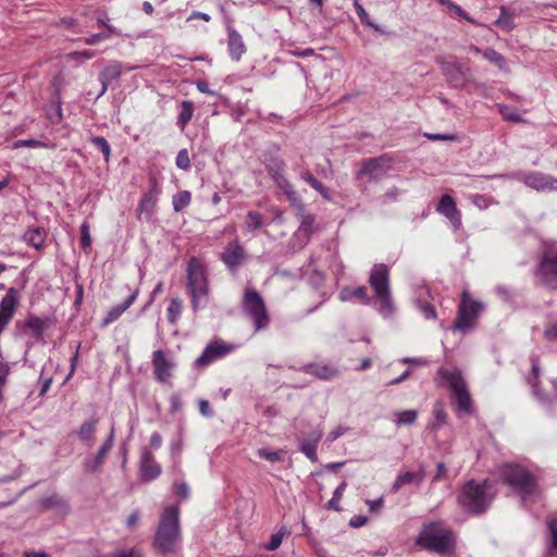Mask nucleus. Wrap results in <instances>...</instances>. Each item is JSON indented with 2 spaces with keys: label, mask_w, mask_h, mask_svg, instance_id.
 Returning a JSON list of instances; mask_svg holds the SVG:
<instances>
[{
  "label": "nucleus",
  "mask_w": 557,
  "mask_h": 557,
  "mask_svg": "<svg viewBox=\"0 0 557 557\" xmlns=\"http://www.w3.org/2000/svg\"><path fill=\"white\" fill-rule=\"evenodd\" d=\"M425 478V470L423 467H420L418 471L414 472H404L397 475L394 481L391 492L397 493L405 485H416L419 486Z\"/></svg>",
  "instance_id": "obj_28"
},
{
  "label": "nucleus",
  "mask_w": 557,
  "mask_h": 557,
  "mask_svg": "<svg viewBox=\"0 0 557 557\" xmlns=\"http://www.w3.org/2000/svg\"><path fill=\"white\" fill-rule=\"evenodd\" d=\"M170 450H171V457L173 459L174 465H177L180 462V455L183 450L182 435H180L175 440H172L171 445H170Z\"/></svg>",
  "instance_id": "obj_51"
},
{
  "label": "nucleus",
  "mask_w": 557,
  "mask_h": 557,
  "mask_svg": "<svg viewBox=\"0 0 557 557\" xmlns=\"http://www.w3.org/2000/svg\"><path fill=\"white\" fill-rule=\"evenodd\" d=\"M483 309L484 305L481 301L472 299L467 292H463L453 330L462 334L469 333Z\"/></svg>",
  "instance_id": "obj_9"
},
{
  "label": "nucleus",
  "mask_w": 557,
  "mask_h": 557,
  "mask_svg": "<svg viewBox=\"0 0 557 557\" xmlns=\"http://www.w3.org/2000/svg\"><path fill=\"white\" fill-rule=\"evenodd\" d=\"M195 111L194 102L190 100H183L181 102V111L177 115L176 125L183 131L193 119Z\"/></svg>",
  "instance_id": "obj_37"
},
{
  "label": "nucleus",
  "mask_w": 557,
  "mask_h": 557,
  "mask_svg": "<svg viewBox=\"0 0 557 557\" xmlns=\"http://www.w3.org/2000/svg\"><path fill=\"white\" fill-rule=\"evenodd\" d=\"M423 136L433 141H455L458 138L455 134L424 133Z\"/></svg>",
  "instance_id": "obj_56"
},
{
  "label": "nucleus",
  "mask_w": 557,
  "mask_h": 557,
  "mask_svg": "<svg viewBox=\"0 0 557 557\" xmlns=\"http://www.w3.org/2000/svg\"><path fill=\"white\" fill-rule=\"evenodd\" d=\"M286 451L283 449L271 450L269 448H260L258 449V456L262 459H265L270 462L283 461Z\"/></svg>",
  "instance_id": "obj_46"
},
{
  "label": "nucleus",
  "mask_w": 557,
  "mask_h": 557,
  "mask_svg": "<svg viewBox=\"0 0 557 557\" xmlns=\"http://www.w3.org/2000/svg\"><path fill=\"white\" fill-rule=\"evenodd\" d=\"M301 371L324 381L334 380L341 373L337 367L330 363H308L301 367Z\"/></svg>",
  "instance_id": "obj_24"
},
{
  "label": "nucleus",
  "mask_w": 557,
  "mask_h": 557,
  "mask_svg": "<svg viewBox=\"0 0 557 557\" xmlns=\"http://www.w3.org/2000/svg\"><path fill=\"white\" fill-rule=\"evenodd\" d=\"M23 238L27 245L39 250L45 246L47 233L42 227H28Z\"/></svg>",
  "instance_id": "obj_33"
},
{
  "label": "nucleus",
  "mask_w": 557,
  "mask_h": 557,
  "mask_svg": "<svg viewBox=\"0 0 557 557\" xmlns=\"http://www.w3.org/2000/svg\"><path fill=\"white\" fill-rule=\"evenodd\" d=\"M447 8L459 17L465 18L466 21L472 24H475V21L471 16H469V14L460 5L454 3L453 1H447Z\"/></svg>",
  "instance_id": "obj_54"
},
{
  "label": "nucleus",
  "mask_w": 557,
  "mask_h": 557,
  "mask_svg": "<svg viewBox=\"0 0 557 557\" xmlns=\"http://www.w3.org/2000/svg\"><path fill=\"white\" fill-rule=\"evenodd\" d=\"M109 38H110V34H108V33H98V34H92L89 37L85 38L84 42L86 45L92 46V45H96L97 42H99L101 40H106V39H109Z\"/></svg>",
  "instance_id": "obj_61"
},
{
  "label": "nucleus",
  "mask_w": 557,
  "mask_h": 557,
  "mask_svg": "<svg viewBox=\"0 0 557 557\" xmlns=\"http://www.w3.org/2000/svg\"><path fill=\"white\" fill-rule=\"evenodd\" d=\"M338 298L343 302L354 301L355 299H357L359 300L360 304L366 306L371 304V298L369 297L367 288L364 286H358L355 288L344 286L338 294Z\"/></svg>",
  "instance_id": "obj_31"
},
{
  "label": "nucleus",
  "mask_w": 557,
  "mask_h": 557,
  "mask_svg": "<svg viewBox=\"0 0 557 557\" xmlns=\"http://www.w3.org/2000/svg\"><path fill=\"white\" fill-rule=\"evenodd\" d=\"M265 216L256 210H250L246 213L245 231L247 233H256L265 226Z\"/></svg>",
  "instance_id": "obj_36"
},
{
  "label": "nucleus",
  "mask_w": 557,
  "mask_h": 557,
  "mask_svg": "<svg viewBox=\"0 0 557 557\" xmlns=\"http://www.w3.org/2000/svg\"><path fill=\"white\" fill-rule=\"evenodd\" d=\"M90 143L94 145L96 149H98L102 154L106 161H109L111 154V147L108 140L101 136H91Z\"/></svg>",
  "instance_id": "obj_48"
},
{
  "label": "nucleus",
  "mask_w": 557,
  "mask_h": 557,
  "mask_svg": "<svg viewBox=\"0 0 557 557\" xmlns=\"http://www.w3.org/2000/svg\"><path fill=\"white\" fill-rule=\"evenodd\" d=\"M26 326L33 331V333L36 335V336H41L42 335V332L46 327V323L45 321L39 318V317H35V315H30L27 320H26Z\"/></svg>",
  "instance_id": "obj_49"
},
{
  "label": "nucleus",
  "mask_w": 557,
  "mask_h": 557,
  "mask_svg": "<svg viewBox=\"0 0 557 557\" xmlns=\"http://www.w3.org/2000/svg\"><path fill=\"white\" fill-rule=\"evenodd\" d=\"M346 487H347V482L344 480L333 492L332 498L326 504L327 509L334 510V511L341 510L339 502L344 495Z\"/></svg>",
  "instance_id": "obj_43"
},
{
  "label": "nucleus",
  "mask_w": 557,
  "mask_h": 557,
  "mask_svg": "<svg viewBox=\"0 0 557 557\" xmlns=\"http://www.w3.org/2000/svg\"><path fill=\"white\" fill-rule=\"evenodd\" d=\"M416 308L421 312V314L426 320H435L437 318L435 308L426 298H423L422 296L418 297L414 300Z\"/></svg>",
  "instance_id": "obj_38"
},
{
  "label": "nucleus",
  "mask_w": 557,
  "mask_h": 557,
  "mask_svg": "<svg viewBox=\"0 0 557 557\" xmlns=\"http://www.w3.org/2000/svg\"><path fill=\"white\" fill-rule=\"evenodd\" d=\"M50 145L37 139H20L13 143V148H49Z\"/></svg>",
  "instance_id": "obj_50"
},
{
  "label": "nucleus",
  "mask_w": 557,
  "mask_h": 557,
  "mask_svg": "<svg viewBox=\"0 0 557 557\" xmlns=\"http://www.w3.org/2000/svg\"><path fill=\"white\" fill-rule=\"evenodd\" d=\"M391 169V158L387 154L364 159L357 172V177L367 176L370 182L377 183L387 176Z\"/></svg>",
  "instance_id": "obj_16"
},
{
  "label": "nucleus",
  "mask_w": 557,
  "mask_h": 557,
  "mask_svg": "<svg viewBox=\"0 0 557 557\" xmlns=\"http://www.w3.org/2000/svg\"><path fill=\"white\" fill-rule=\"evenodd\" d=\"M182 300L178 298H173L170 301V305L168 307L166 313H168V320L171 324H175L178 318L182 313Z\"/></svg>",
  "instance_id": "obj_45"
},
{
  "label": "nucleus",
  "mask_w": 557,
  "mask_h": 557,
  "mask_svg": "<svg viewBox=\"0 0 557 557\" xmlns=\"http://www.w3.org/2000/svg\"><path fill=\"white\" fill-rule=\"evenodd\" d=\"M418 418V411L414 409H408L395 413L394 422L396 425H411Z\"/></svg>",
  "instance_id": "obj_41"
},
{
  "label": "nucleus",
  "mask_w": 557,
  "mask_h": 557,
  "mask_svg": "<svg viewBox=\"0 0 557 557\" xmlns=\"http://www.w3.org/2000/svg\"><path fill=\"white\" fill-rule=\"evenodd\" d=\"M160 193V187L157 182H153L148 191H146L140 198L137 207L138 216L144 214L147 221L151 220Z\"/></svg>",
  "instance_id": "obj_23"
},
{
  "label": "nucleus",
  "mask_w": 557,
  "mask_h": 557,
  "mask_svg": "<svg viewBox=\"0 0 557 557\" xmlns=\"http://www.w3.org/2000/svg\"><path fill=\"white\" fill-rule=\"evenodd\" d=\"M96 55V52L92 50H83V51H76L73 53H70L69 57L73 60H89L92 59Z\"/></svg>",
  "instance_id": "obj_62"
},
{
  "label": "nucleus",
  "mask_w": 557,
  "mask_h": 557,
  "mask_svg": "<svg viewBox=\"0 0 557 557\" xmlns=\"http://www.w3.org/2000/svg\"><path fill=\"white\" fill-rule=\"evenodd\" d=\"M503 481L527 503L540 494L537 478L522 465L507 463L500 469Z\"/></svg>",
  "instance_id": "obj_2"
},
{
  "label": "nucleus",
  "mask_w": 557,
  "mask_h": 557,
  "mask_svg": "<svg viewBox=\"0 0 557 557\" xmlns=\"http://www.w3.org/2000/svg\"><path fill=\"white\" fill-rule=\"evenodd\" d=\"M483 58L490 63L495 64L500 71H507L508 65L505 58L492 48H487L482 52Z\"/></svg>",
  "instance_id": "obj_40"
},
{
  "label": "nucleus",
  "mask_w": 557,
  "mask_h": 557,
  "mask_svg": "<svg viewBox=\"0 0 557 557\" xmlns=\"http://www.w3.org/2000/svg\"><path fill=\"white\" fill-rule=\"evenodd\" d=\"M138 467L140 480L145 483L158 479L162 472L161 466L148 447L141 448Z\"/></svg>",
  "instance_id": "obj_18"
},
{
  "label": "nucleus",
  "mask_w": 557,
  "mask_h": 557,
  "mask_svg": "<svg viewBox=\"0 0 557 557\" xmlns=\"http://www.w3.org/2000/svg\"><path fill=\"white\" fill-rule=\"evenodd\" d=\"M114 443V428L112 426L106 442L100 446L94 458H86L83 462L84 469L87 472L95 473L100 471L104 460L113 447Z\"/></svg>",
  "instance_id": "obj_21"
},
{
  "label": "nucleus",
  "mask_w": 557,
  "mask_h": 557,
  "mask_svg": "<svg viewBox=\"0 0 557 557\" xmlns=\"http://www.w3.org/2000/svg\"><path fill=\"white\" fill-rule=\"evenodd\" d=\"M240 307L244 314L252 322L255 332L269 327L270 314L259 292L245 288Z\"/></svg>",
  "instance_id": "obj_7"
},
{
  "label": "nucleus",
  "mask_w": 557,
  "mask_h": 557,
  "mask_svg": "<svg viewBox=\"0 0 557 557\" xmlns=\"http://www.w3.org/2000/svg\"><path fill=\"white\" fill-rule=\"evenodd\" d=\"M436 211L450 222L454 231H458L461 227V213L457 209L455 200L449 195H443L440 198Z\"/></svg>",
  "instance_id": "obj_22"
},
{
  "label": "nucleus",
  "mask_w": 557,
  "mask_h": 557,
  "mask_svg": "<svg viewBox=\"0 0 557 557\" xmlns=\"http://www.w3.org/2000/svg\"><path fill=\"white\" fill-rule=\"evenodd\" d=\"M115 557H144L138 548L123 549L115 554Z\"/></svg>",
  "instance_id": "obj_64"
},
{
  "label": "nucleus",
  "mask_w": 557,
  "mask_h": 557,
  "mask_svg": "<svg viewBox=\"0 0 557 557\" xmlns=\"http://www.w3.org/2000/svg\"><path fill=\"white\" fill-rule=\"evenodd\" d=\"M175 163L176 166L182 170H188L190 168V159L187 149L178 151Z\"/></svg>",
  "instance_id": "obj_52"
},
{
  "label": "nucleus",
  "mask_w": 557,
  "mask_h": 557,
  "mask_svg": "<svg viewBox=\"0 0 557 557\" xmlns=\"http://www.w3.org/2000/svg\"><path fill=\"white\" fill-rule=\"evenodd\" d=\"M487 481L481 483L474 480L468 481L458 495L459 505L470 513L480 515L490 506L493 495Z\"/></svg>",
  "instance_id": "obj_5"
},
{
  "label": "nucleus",
  "mask_w": 557,
  "mask_h": 557,
  "mask_svg": "<svg viewBox=\"0 0 557 557\" xmlns=\"http://www.w3.org/2000/svg\"><path fill=\"white\" fill-rule=\"evenodd\" d=\"M20 293L15 287H10L0 302V312L13 317L18 305Z\"/></svg>",
  "instance_id": "obj_35"
},
{
  "label": "nucleus",
  "mask_w": 557,
  "mask_h": 557,
  "mask_svg": "<svg viewBox=\"0 0 557 557\" xmlns=\"http://www.w3.org/2000/svg\"><path fill=\"white\" fill-rule=\"evenodd\" d=\"M181 540L180 507L177 505L166 506L160 515L153 546L162 555L175 554Z\"/></svg>",
  "instance_id": "obj_1"
},
{
  "label": "nucleus",
  "mask_w": 557,
  "mask_h": 557,
  "mask_svg": "<svg viewBox=\"0 0 557 557\" xmlns=\"http://www.w3.org/2000/svg\"><path fill=\"white\" fill-rule=\"evenodd\" d=\"M511 176L522 181L527 186L539 191L557 190V178H553L550 175L541 172H531L529 174L518 173Z\"/></svg>",
  "instance_id": "obj_19"
},
{
  "label": "nucleus",
  "mask_w": 557,
  "mask_h": 557,
  "mask_svg": "<svg viewBox=\"0 0 557 557\" xmlns=\"http://www.w3.org/2000/svg\"><path fill=\"white\" fill-rule=\"evenodd\" d=\"M540 283L550 289H557V250L547 248L543 251L535 271Z\"/></svg>",
  "instance_id": "obj_12"
},
{
  "label": "nucleus",
  "mask_w": 557,
  "mask_h": 557,
  "mask_svg": "<svg viewBox=\"0 0 557 557\" xmlns=\"http://www.w3.org/2000/svg\"><path fill=\"white\" fill-rule=\"evenodd\" d=\"M98 422V418L91 417L89 420L85 421L76 432L77 437L88 447H91L94 444Z\"/></svg>",
  "instance_id": "obj_32"
},
{
  "label": "nucleus",
  "mask_w": 557,
  "mask_h": 557,
  "mask_svg": "<svg viewBox=\"0 0 557 557\" xmlns=\"http://www.w3.org/2000/svg\"><path fill=\"white\" fill-rule=\"evenodd\" d=\"M323 432L317 429L308 434V437L300 442V451L311 461H318L317 447L318 443L322 438Z\"/></svg>",
  "instance_id": "obj_29"
},
{
  "label": "nucleus",
  "mask_w": 557,
  "mask_h": 557,
  "mask_svg": "<svg viewBox=\"0 0 557 557\" xmlns=\"http://www.w3.org/2000/svg\"><path fill=\"white\" fill-rule=\"evenodd\" d=\"M298 173V177L310 185L315 191H318L323 199L326 201L332 200V193L330 188H327L322 182L317 180V177L305 166L297 165L294 168Z\"/></svg>",
  "instance_id": "obj_25"
},
{
  "label": "nucleus",
  "mask_w": 557,
  "mask_h": 557,
  "mask_svg": "<svg viewBox=\"0 0 557 557\" xmlns=\"http://www.w3.org/2000/svg\"><path fill=\"white\" fill-rule=\"evenodd\" d=\"M249 259L248 252L238 238L231 240L220 253V260L227 271L235 275Z\"/></svg>",
  "instance_id": "obj_14"
},
{
  "label": "nucleus",
  "mask_w": 557,
  "mask_h": 557,
  "mask_svg": "<svg viewBox=\"0 0 557 557\" xmlns=\"http://www.w3.org/2000/svg\"><path fill=\"white\" fill-rule=\"evenodd\" d=\"M369 284L374 292L376 310L384 318H392L396 311L392 298L389 284V270L384 263H376L372 267L369 275Z\"/></svg>",
  "instance_id": "obj_3"
},
{
  "label": "nucleus",
  "mask_w": 557,
  "mask_h": 557,
  "mask_svg": "<svg viewBox=\"0 0 557 557\" xmlns=\"http://www.w3.org/2000/svg\"><path fill=\"white\" fill-rule=\"evenodd\" d=\"M282 541H283V533L281 531L276 532L271 535L269 542L264 545V548L267 550L273 552L281 546Z\"/></svg>",
  "instance_id": "obj_55"
},
{
  "label": "nucleus",
  "mask_w": 557,
  "mask_h": 557,
  "mask_svg": "<svg viewBox=\"0 0 557 557\" xmlns=\"http://www.w3.org/2000/svg\"><path fill=\"white\" fill-rule=\"evenodd\" d=\"M355 10L362 24L373 26L376 28V26L370 22L369 14L364 10V8L357 1L355 2Z\"/></svg>",
  "instance_id": "obj_60"
},
{
  "label": "nucleus",
  "mask_w": 557,
  "mask_h": 557,
  "mask_svg": "<svg viewBox=\"0 0 557 557\" xmlns=\"http://www.w3.org/2000/svg\"><path fill=\"white\" fill-rule=\"evenodd\" d=\"M139 289L135 288L132 294L122 302L112 307L102 321V325L107 326L117 320L136 300Z\"/></svg>",
  "instance_id": "obj_30"
},
{
  "label": "nucleus",
  "mask_w": 557,
  "mask_h": 557,
  "mask_svg": "<svg viewBox=\"0 0 557 557\" xmlns=\"http://www.w3.org/2000/svg\"><path fill=\"white\" fill-rule=\"evenodd\" d=\"M234 348V345L227 344L224 341H213L205 347L201 355L196 359L195 364L199 368H205L216 359L225 357L232 352Z\"/></svg>",
  "instance_id": "obj_17"
},
{
  "label": "nucleus",
  "mask_w": 557,
  "mask_h": 557,
  "mask_svg": "<svg viewBox=\"0 0 557 557\" xmlns=\"http://www.w3.org/2000/svg\"><path fill=\"white\" fill-rule=\"evenodd\" d=\"M264 166L269 176L285 195L289 205L300 206V195L285 175V161L278 156H265Z\"/></svg>",
  "instance_id": "obj_8"
},
{
  "label": "nucleus",
  "mask_w": 557,
  "mask_h": 557,
  "mask_svg": "<svg viewBox=\"0 0 557 557\" xmlns=\"http://www.w3.org/2000/svg\"><path fill=\"white\" fill-rule=\"evenodd\" d=\"M175 494L182 498L187 499L190 495L189 486L186 482H174L173 484Z\"/></svg>",
  "instance_id": "obj_58"
},
{
  "label": "nucleus",
  "mask_w": 557,
  "mask_h": 557,
  "mask_svg": "<svg viewBox=\"0 0 557 557\" xmlns=\"http://www.w3.org/2000/svg\"><path fill=\"white\" fill-rule=\"evenodd\" d=\"M187 290L195 311L208 304L209 284L201 262L193 257L187 264Z\"/></svg>",
  "instance_id": "obj_6"
},
{
  "label": "nucleus",
  "mask_w": 557,
  "mask_h": 557,
  "mask_svg": "<svg viewBox=\"0 0 557 557\" xmlns=\"http://www.w3.org/2000/svg\"><path fill=\"white\" fill-rule=\"evenodd\" d=\"M434 421L431 423V428L438 429L444 425L447 421V414L444 408V404L437 400L433 406Z\"/></svg>",
  "instance_id": "obj_42"
},
{
  "label": "nucleus",
  "mask_w": 557,
  "mask_h": 557,
  "mask_svg": "<svg viewBox=\"0 0 557 557\" xmlns=\"http://www.w3.org/2000/svg\"><path fill=\"white\" fill-rule=\"evenodd\" d=\"M90 244H91V237H90V233H89V224L85 221L81 225V245L85 249V248H88L90 246Z\"/></svg>",
  "instance_id": "obj_57"
},
{
  "label": "nucleus",
  "mask_w": 557,
  "mask_h": 557,
  "mask_svg": "<svg viewBox=\"0 0 557 557\" xmlns=\"http://www.w3.org/2000/svg\"><path fill=\"white\" fill-rule=\"evenodd\" d=\"M436 62L441 67L446 82L455 88H465L469 82L471 69L462 63L455 61H446L441 57L436 58Z\"/></svg>",
  "instance_id": "obj_13"
},
{
  "label": "nucleus",
  "mask_w": 557,
  "mask_h": 557,
  "mask_svg": "<svg viewBox=\"0 0 557 557\" xmlns=\"http://www.w3.org/2000/svg\"><path fill=\"white\" fill-rule=\"evenodd\" d=\"M544 337L549 341L557 343V321H549L544 330Z\"/></svg>",
  "instance_id": "obj_53"
},
{
  "label": "nucleus",
  "mask_w": 557,
  "mask_h": 557,
  "mask_svg": "<svg viewBox=\"0 0 557 557\" xmlns=\"http://www.w3.org/2000/svg\"><path fill=\"white\" fill-rule=\"evenodd\" d=\"M547 528L550 533V548L557 550V519H552L547 522Z\"/></svg>",
  "instance_id": "obj_59"
},
{
  "label": "nucleus",
  "mask_w": 557,
  "mask_h": 557,
  "mask_svg": "<svg viewBox=\"0 0 557 557\" xmlns=\"http://www.w3.org/2000/svg\"><path fill=\"white\" fill-rule=\"evenodd\" d=\"M152 367L154 379L161 383H168L172 377L175 362L168 358L163 350L158 349L152 354Z\"/></svg>",
  "instance_id": "obj_20"
},
{
  "label": "nucleus",
  "mask_w": 557,
  "mask_h": 557,
  "mask_svg": "<svg viewBox=\"0 0 557 557\" xmlns=\"http://www.w3.org/2000/svg\"><path fill=\"white\" fill-rule=\"evenodd\" d=\"M227 50L233 61L238 62L246 53V46L242 35L233 27H227Z\"/></svg>",
  "instance_id": "obj_27"
},
{
  "label": "nucleus",
  "mask_w": 557,
  "mask_h": 557,
  "mask_svg": "<svg viewBox=\"0 0 557 557\" xmlns=\"http://www.w3.org/2000/svg\"><path fill=\"white\" fill-rule=\"evenodd\" d=\"M416 544L430 552L446 554L455 549L456 541L449 529L443 528L440 522H431L423 527Z\"/></svg>",
  "instance_id": "obj_4"
},
{
  "label": "nucleus",
  "mask_w": 557,
  "mask_h": 557,
  "mask_svg": "<svg viewBox=\"0 0 557 557\" xmlns=\"http://www.w3.org/2000/svg\"><path fill=\"white\" fill-rule=\"evenodd\" d=\"M40 506L44 509H54L60 513H67L70 511L69 503L65 498L58 494H52L40 499Z\"/></svg>",
  "instance_id": "obj_34"
},
{
  "label": "nucleus",
  "mask_w": 557,
  "mask_h": 557,
  "mask_svg": "<svg viewBox=\"0 0 557 557\" xmlns=\"http://www.w3.org/2000/svg\"><path fill=\"white\" fill-rule=\"evenodd\" d=\"M199 411L203 417L207 418H211L214 414L209 401L206 399L199 400Z\"/></svg>",
  "instance_id": "obj_63"
},
{
  "label": "nucleus",
  "mask_w": 557,
  "mask_h": 557,
  "mask_svg": "<svg viewBox=\"0 0 557 557\" xmlns=\"http://www.w3.org/2000/svg\"><path fill=\"white\" fill-rule=\"evenodd\" d=\"M122 73V64L119 61L109 62L104 69L99 73V82L101 83V90L97 98L101 97L108 90L109 85L119 79Z\"/></svg>",
  "instance_id": "obj_26"
},
{
  "label": "nucleus",
  "mask_w": 557,
  "mask_h": 557,
  "mask_svg": "<svg viewBox=\"0 0 557 557\" xmlns=\"http://www.w3.org/2000/svg\"><path fill=\"white\" fill-rule=\"evenodd\" d=\"M531 374L528 379L533 396L543 405H550L557 399V380H548L546 383L539 381L541 368L536 356H531Z\"/></svg>",
  "instance_id": "obj_11"
},
{
  "label": "nucleus",
  "mask_w": 557,
  "mask_h": 557,
  "mask_svg": "<svg viewBox=\"0 0 557 557\" xmlns=\"http://www.w3.org/2000/svg\"><path fill=\"white\" fill-rule=\"evenodd\" d=\"M498 112L505 121L520 123L523 122L522 116L519 114L517 109L507 104H497Z\"/></svg>",
  "instance_id": "obj_44"
},
{
  "label": "nucleus",
  "mask_w": 557,
  "mask_h": 557,
  "mask_svg": "<svg viewBox=\"0 0 557 557\" xmlns=\"http://www.w3.org/2000/svg\"><path fill=\"white\" fill-rule=\"evenodd\" d=\"M191 202V194L188 190H181L173 195L172 205L175 212H181Z\"/></svg>",
  "instance_id": "obj_39"
},
{
  "label": "nucleus",
  "mask_w": 557,
  "mask_h": 557,
  "mask_svg": "<svg viewBox=\"0 0 557 557\" xmlns=\"http://www.w3.org/2000/svg\"><path fill=\"white\" fill-rule=\"evenodd\" d=\"M297 210L296 216L300 224L297 231L293 235V240L297 243L299 248H304L308 245L314 233L315 216L312 213L307 212L306 206L300 198V206L290 205Z\"/></svg>",
  "instance_id": "obj_15"
},
{
  "label": "nucleus",
  "mask_w": 557,
  "mask_h": 557,
  "mask_svg": "<svg viewBox=\"0 0 557 557\" xmlns=\"http://www.w3.org/2000/svg\"><path fill=\"white\" fill-rule=\"evenodd\" d=\"M495 25L499 26L503 29L511 30L515 27L513 24V15L507 11L505 7L500 8V15L495 21Z\"/></svg>",
  "instance_id": "obj_47"
},
{
  "label": "nucleus",
  "mask_w": 557,
  "mask_h": 557,
  "mask_svg": "<svg viewBox=\"0 0 557 557\" xmlns=\"http://www.w3.org/2000/svg\"><path fill=\"white\" fill-rule=\"evenodd\" d=\"M438 375L451 389L457 400V410L461 412H470L471 397L463 381L461 371L457 368H440Z\"/></svg>",
  "instance_id": "obj_10"
}]
</instances>
